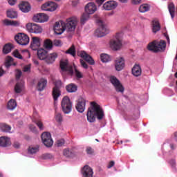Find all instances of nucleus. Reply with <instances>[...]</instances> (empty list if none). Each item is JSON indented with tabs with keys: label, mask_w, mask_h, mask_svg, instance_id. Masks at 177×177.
<instances>
[{
	"label": "nucleus",
	"mask_w": 177,
	"mask_h": 177,
	"mask_svg": "<svg viewBox=\"0 0 177 177\" xmlns=\"http://www.w3.org/2000/svg\"><path fill=\"white\" fill-rule=\"evenodd\" d=\"M32 122L36 124L40 131H44V123H42V121H41V120L37 119V118H35V116H33Z\"/></svg>",
	"instance_id": "31"
},
{
	"label": "nucleus",
	"mask_w": 177,
	"mask_h": 177,
	"mask_svg": "<svg viewBox=\"0 0 177 177\" xmlns=\"http://www.w3.org/2000/svg\"><path fill=\"white\" fill-rule=\"evenodd\" d=\"M48 56V51L44 48L37 50V57L39 60H45Z\"/></svg>",
	"instance_id": "26"
},
{
	"label": "nucleus",
	"mask_w": 177,
	"mask_h": 177,
	"mask_svg": "<svg viewBox=\"0 0 177 177\" xmlns=\"http://www.w3.org/2000/svg\"><path fill=\"white\" fill-rule=\"evenodd\" d=\"M15 66V64L13 63V58L10 56H8L6 58V63H5V66L6 68H9L10 66Z\"/></svg>",
	"instance_id": "36"
},
{
	"label": "nucleus",
	"mask_w": 177,
	"mask_h": 177,
	"mask_svg": "<svg viewBox=\"0 0 177 177\" xmlns=\"http://www.w3.org/2000/svg\"><path fill=\"white\" fill-rule=\"evenodd\" d=\"M72 5L73 6H77V5H78V0H73Z\"/></svg>",
	"instance_id": "63"
},
{
	"label": "nucleus",
	"mask_w": 177,
	"mask_h": 177,
	"mask_svg": "<svg viewBox=\"0 0 177 177\" xmlns=\"http://www.w3.org/2000/svg\"><path fill=\"white\" fill-rule=\"evenodd\" d=\"M46 85H48V80L45 78H41L37 83V91H39V92H42V91L46 88Z\"/></svg>",
	"instance_id": "23"
},
{
	"label": "nucleus",
	"mask_w": 177,
	"mask_h": 177,
	"mask_svg": "<svg viewBox=\"0 0 177 177\" xmlns=\"http://www.w3.org/2000/svg\"><path fill=\"white\" fill-rule=\"evenodd\" d=\"M86 102V101L84 98H80L78 100L75 109L79 113H84L85 111Z\"/></svg>",
	"instance_id": "18"
},
{
	"label": "nucleus",
	"mask_w": 177,
	"mask_h": 177,
	"mask_svg": "<svg viewBox=\"0 0 177 177\" xmlns=\"http://www.w3.org/2000/svg\"><path fill=\"white\" fill-rule=\"evenodd\" d=\"M41 138L46 147H52V146H53V140H52L50 133L44 132L41 134Z\"/></svg>",
	"instance_id": "9"
},
{
	"label": "nucleus",
	"mask_w": 177,
	"mask_h": 177,
	"mask_svg": "<svg viewBox=\"0 0 177 177\" xmlns=\"http://www.w3.org/2000/svg\"><path fill=\"white\" fill-rule=\"evenodd\" d=\"M62 85H63V83L61 80L54 82V86L52 90V96L54 102L57 101V99L62 95V91L60 90L62 89Z\"/></svg>",
	"instance_id": "6"
},
{
	"label": "nucleus",
	"mask_w": 177,
	"mask_h": 177,
	"mask_svg": "<svg viewBox=\"0 0 177 177\" xmlns=\"http://www.w3.org/2000/svg\"><path fill=\"white\" fill-rule=\"evenodd\" d=\"M63 154L65 157H68V158H72L75 156L74 152L68 149H64Z\"/></svg>",
	"instance_id": "41"
},
{
	"label": "nucleus",
	"mask_w": 177,
	"mask_h": 177,
	"mask_svg": "<svg viewBox=\"0 0 177 177\" xmlns=\"http://www.w3.org/2000/svg\"><path fill=\"white\" fill-rule=\"evenodd\" d=\"M55 120L57 121V122H62L63 121V115H62V113H57L55 114Z\"/></svg>",
	"instance_id": "48"
},
{
	"label": "nucleus",
	"mask_w": 177,
	"mask_h": 177,
	"mask_svg": "<svg viewBox=\"0 0 177 177\" xmlns=\"http://www.w3.org/2000/svg\"><path fill=\"white\" fill-rule=\"evenodd\" d=\"M48 17L46 14L39 13L32 17L33 21L36 23H45V21H48Z\"/></svg>",
	"instance_id": "15"
},
{
	"label": "nucleus",
	"mask_w": 177,
	"mask_h": 177,
	"mask_svg": "<svg viewBox=\"0 0 177 177\" xmlns=\"http://www.w3.org/2000/svg\"><path fill=\"white\" fill-rule=\"evenodd\" d=\"M86 115L88 122H95L96 121V117L97 120H103L104 111L97 103L91 102V107L88 108Z\"/></svg>",
	"instance_id": "2"
},
{
	"label": "nucleus",
	"mask_w": 177,
	"mask_h": 177,
	"mask_svg": "<svg viewBox=\"0 0 177 177\" xmlns=\"http://www.w3.org/2000/svg\"><path fill=\"white\" fill-rule=\"evenodd\" d=\"M100 59L102 63H109V62H111V57L107 54H101Z\"/></svg>",
	"instance_id": "37"
},
{
	"label": "nucleus",
	"mask_w": 177,
	"mask_h": 177,
	"mask_svg": "<svg viewBox=\"0 0 177 177\" xmlns=\"http://www.w3.org/2000/svg\"><path fill=\"white\" fill-rule=\"evenodd\" d=\"M169 164L170 165L173 167V168H175V166L176 165V160L172 159L171 160H169Z\"/></svg>",
	"instance_id": "56"
},
{
	"label": "nucleus",
	"mask_w": 177,
	"mask_h": 177,
	"mask_svg": "<svg viewBox=\"0 0 177 177\" xmlns=\"http://www.w3.org/2000/svg\"><path fill=\"white\" fill-rule=\"evenodd\" d=\"M56 9H57V4L53 1L45 3L41 6V10L46 12H55Z\"/></svg>",
	"instance_id": "13"
},
{
	"label": "nucleus",
	"mask_w": 177,
	"mask_h": 177,
	"mask_svg": "<svg viewBox=\"0 0 177 177\" xmlns=\"http://www.w3.org/2000/svg\"><path fill=\"white\" fill-rule=\"evenodd\" d=\"M62 111L65 114H69L71 113V109H73V104L70 100V97L65 96L63 97L61 103Z\"/></svg>",
	"instance_id": "7"
},
{
	"label": "nucleus",
	"mask_w": 177,
	"mask_h": 177,
	"mask_svg": "<svg viewBox=\"0 0 177 177\" xmlns=\"http://www.w3.org/2000/svg\"><path fill=\"white\" fill-rule=\"evenodd\" d=\"M56 145L57 147H62L64 145V139L58 140L56 142Z\"/></svg>",
	"instance_id": "50"
},
{
	"label": "nucleus",
	"mask_w": 177,
	"mask_h": 177,
	"mask_svg": "<svg viewBox=\"0 0 177 177\" xmlns=\"http://www.w3.org/2000/svg\"><path fill=\"white\" fill-rule=\"evenodd\" d=\"M161 30V25H160V22L158 20H153L152 21V31L153 32L156 33L158 31Z\"/></svg>",
	"instance_id": "30"
},
{
	"label": "nucleus",
	"mask_w": 177,
	"mask_h": 177,
	"mask_svg": "<svg viewBox=\"0 0 177 177\" xmlns=\"http://www.w3.org/2000/svg\"><path fill=\"white\" fill-rule=\"evenodd\" d=\"M14 91L15 93H21L24 91V82L23 80L18 82L15 86Z\"/></svg>",
	"instance_id": "25"
},
{
	"label": "nucleus",
	"mask_w": 177,
	"mask_h": 177,
	"mask_svg": "<svg viewBox=\"0 0 177 177\" xmlns=\"http://www.w3.org/2000/svg\"><path fill=\"white\" fill-rule=\"evenodd\" d=\"M103 2H104V0H96V3L98 4V6H100L103 4Z\"/></svg>",
	"instance_id": "62"
},
{
	"label": "nucleus",
	"mask_w": 177,
	"mask_h": 177,
	"mask_svg": "<svg viewBox=\"0 0 177 177\" xmlns=\"http://www.w3.org/2000/svg\"><path fill=\"white\" fill-rule=\"evenodd\" d=\"M53 45H55V46H62V41L59 39H55L53 41Z\"/></svg>",
	"instance_id": "51"
},
{
	"label": "nucleus",
	"mask_w": 177,
	"mask_h": 177,
	"mask_svg": "<svg viewBox=\"0 0 177 177\" xmlns=\"http://www.w3.org/2000/svg\"><path fill=\"white\" fill-rule=\"evenodd\" d=\"M97 23L98 24L99 28L95 30V35L98 38H102L110 32L107 25L100 19H97Z\"/></svg>",
	"instance_id": "5"
},
{
	"label": "nucleus",
	"mask_w": 177,
	"mask_h": 177,
	"mask_svg": "<svg viewBox=\"0 0 177 177\" xmlns=\"http://www.w3.org/2000/svg\"><path fill=\"white\" fill-rule=\"evenodd\" d=\"M117 6H118V3L115 1H107L103 5V8L105 10H113V9H115Z\"/></svg>",
	"instance_id": "22"
},
{
	"label": "nucleus",
	"mask_w": 177,
	"mask_h": 177,
	"mask_svg": "<svg viewBox=\"0 0 177 177\" xmlns=\"http://www.w3.org/2000/svg\"><path fill=\"white\" fill-rule=\"evenodd\" d=\"M132 74L135 77H139L142 75V68L140 65L136 64L132 68Z\"/></svg>",
	"instance_id": "29"
},
{
	"label": "nucleus",
	"mask_w": 177,
	"mask_h": 177,
	"mask_svg": "<svg viewBox=\"0 0 177 177\" xmlns=\"http://www.w3.org/2000/svg\"><path fill=\"white\" fill-rule=\"evenodd\" d=\"M96 10H97V8L93 2H90L85 6V12L87 15H93Z\"/></svg>",
	"instance_id": "16"
},
{
	"label": "nucleus",
	"mask_w": 177,
	"mask_h": 177,
	"mask_svg": "<svg viewBox=\"0 0 177 177\" xmlns=\"http://www.w3.org/2000/svg\"><path fill=\"white\" fill-rule=\"evenodd\" d=\"M42 158L43 160H52V158H53V155H52L51 153H44L42 155Z\"/></svg>",
	"instance_id": "46"
},
{
	"label": "nucleus",
	"mask_w": 177,
	"mask_h": 177,
	"mask_svg": "<svg viewBox=\"0 0 177 177\" xmlns=\"http://www.w3.org/2000/svg\"><path fill=\"white\" fill-rule=\"evenodd\" d=\"M44 46L46 49H50L53 48V41H52L50 39H46L44 41Z\"/></svg>",
	"instance_id": "42"
},
{
	"label": "nucleus",
	"mask_w": 177,
	"mask_h": 177,
	"mask_svg": "<svg viewBox=\"0 0 177 177\" xmlns=\"http://www.w3.org/2000/svg\"><path fill=\"white\" fill-rule=\"evenodd\" d=\"M26 28L29 32H32V34H41L42 32V27L34 23L27 24Z\"/></svg>",
	"instance_id": "10"
},
{
	"label": "nucleus",
	"mask_w": 177,
	"mask_h": 177,
	"mask_svg": "<svg viewBox=\"0 0 177 177\" xmlns=\"http://www.w3.org/2000/svg\"><path fill=\"white\" fill-rule=\"evenodd\" d=\"M15 40L19 45L26 46L30 44V37L24 33H18L15 36Z\"/></svg>",
	"instance_id": "8"
},
{
	"label": "nucleus",
	"mask_w": 177,
	"mask_h": 177,
	"mask_svg": "<svg viewBox=\"0 0 177 177\" xmlns=\"http://www.w3.org/2000/svg\"><path fill=\"white\" fill-rule=\"evenodd\" d=\"M125 67V60L123 57L117 58L115 62V68L116 71H121Z\"/></svg>",
	"instance_id": "17"
},
{
	"label": "nucleus",
	"mask_w": 177,
	"mask_h": 177,
	"mask_svg": "<svg viewBox=\"0 0 177 177\" xmlns=\"http://www.w3.org/2000/svg\"><path fill=\"white\" fill-rule=\"evenodd\" d=\"M17 106V103L16 102V100L11 99L8 101L7 105V109H8V110H15V109H16Z\"/></svg>",
	"instance_id": "32"
},
{
	"label": "nucleus",
	"mask_w": 177,
	"mask_h": 177,
	"mask_svg": "<svg viewBox=\"0 0 177 177\" xmlns=\"http://www.w3.org/2000/svg\"><path fill=\"white\" fill-rule=\"evenodd\" d=\"M77 56H80L82 57V59H84L85 62H88L90 66L95 65V60H93V58L91 55H89L85 51H80L77 53Z\"/></svg>",
	"instance_id": "12"
},
{
	"label": "nucleus",
	"mask_w": 177,
	"mask_h": 177,
	"mask_svg": "<svg viewBox=\"0 0 177 177\" xmlns=\"http://www.w3.org/2000/svg\"><path fill=\"white\" fill-rule=\"evenodd\" d=\"M12 145L10 138L6 136L0 137V147H9Z\"/></svg>",
	"instance_id": "24"
},
{
	"label": "nucleus",
	"mask_w": 177,
	"mask_h": 177,
	"mask_svg": "<svg viewBox=\"0 0 177 177\" xmlns=\"http://www.w3.org/2000/svg\"><path fill=\"white\" fill-rule=\"evenodd\" d=\"M66 89L68 93H74V92L78 91V86L74 83H71L66 86Z\"/></svg>",
	"instance_id": "28"
},
{
	"label": "nucleus",
	"mask_w": 177,
	"mask_h": 177,
	"mask_svg": "<svg viewBox=\"0 0 177 177\" xmlns=\"http://www.w3.org/2000/svg\"><path fill=\"white\" fill-rule=\"evenodd\" d=\"M75 74L77 80L82 78V73L78 71L77 68L75 67Z\"/></svg>",
	"instance_id": "49"
},
{
	"label": "nucleus",
	"mask_w": 177,
	"mask_h": 177,
	"mask_svg": "<svg viewBox=\"0 0 177 177\" xmlns=\"http://www.w3.org/2000/svg\"><path fill=\"white\" fill-rule=\"evenodd\" d=\"M12 55L15 57H17V59H23V56H21V54L19 52V50H15L13 53Z\"/></svg>",
	"instance_id": "47"
},
{
	"label": "nucleus",
	"mask_w": 177,
	"mask_h": 177,
	"mask_svg": "<svg viewBox=\"0 0 177 177\" xmlns=\"http://www.w3.org/2000/svg\"><path fill=\"white\" fill-rule=\"evenodd\" d=\"M29 129L30 131H32V132H37V127L33 124H30Z\"/></svg>",
	"instance_id": "57"
},
{
	"label": "nucleus",
	"mask_w": 177,
	"mask_h": 177,
	"mask_svg": "<svg viewBox=\"0 0 177 177\" xmlns=\"http://www.w3.org/2000/svg\"><path fill=\"white\" fill-rule=\"evenodd\" d=\"M57 57V53H54L47 55V57H46L45 60L48 64H52V63H53L56 60Z\"/></svg>",
	"instance_id": "27"
},
{
	"label": "nucleus",
	"mask_w": 177,
	"mask_h": 177,
	"mask_svg": "<svg viewBox=\"0 0 177 177\" xmlns=\"http://www.w3.org/2000/svg\"><path fill=\"white\" fill-rule=\"evenodd\" d=\"M110 82L112 85H113L116 92H120L121 93H124V86H122L120 80H118V79L115 77V76H111Z\"/></svg>",
	"instance_id": "11"
},
{
	"label": "nucleus",
	"mask_w": 177,
	"mask_h": 177,
	"mask_svg": "<svg viewBox=\"0 0 177 177\" xmlns=\"http://www.w3.org/2000/svg\"><path fill=\"white\" fill-rule=\"evenodd\" d=\"M142 3V0H132L133 5H139Z\"/></svg>",
	"instance_id": "59"
},
{
	"label": "nucleus",
	"mask_w": 177,
	"mask_h": 177,
	"mask_svg": "<svg viewBox=\"0 0 177 177\" xmlns=\"http://www.w3.org/2000/svg\"><path fill=\"white\" fill-rule=\"evenodd\" d=\"M165 46H167L165 41L160 40V41H157L155 40L148 44L147 48L148 50L157 53V52H160V50L165 49Z\"/></svg>",
	"instance_id": "3"
},
{
	"label": "nucleus",
	"mask_w": 177,
	"mask_h": 177,
	"mask_svg": "<svg viewBox=\"0 0 177 177\" xmlns=\"http://www.w3.org/2000/svg\"><path fill=\"white\" fill-rule=\"evenodd\" d=\"M23 74V73L21 72V71H17L16 74H15V77L16 80H20V77H21V75Z\"/></svg>",
	"instance_id": "53"
},
{
	"label": "nucleus",
	"mask_w": 177,
	"mask_h": 177,
	"mask_svg": "<svg viewBox=\"0 0 177 177\" xmlns=\"http://www.w3.org/2000/svg\"><path fill=\"white\" fill-rule=\"evenodd\" d=\"M168 9L171 19H174V17H175V5L174 3H170L168 5Z\"/></svg>",
	"instance_id": "39"
},
{
	"label": "nucleus",
	"mask_w": 177,
	"mask_h": 177,
	"mask_svg": "<svg viewBox=\"0 0 177 177\" xmlns=\"http://www.w3.org/2000/svg\"><path fill=\"white\" fill-rule=\"evenodd\" d=\"M60 68L62 71H68L71 75L74 74V71H73V66L68 65V60H62L60 62Z\"/></svg>",
	"instance_id": "14"
},
{
	"label": "nucleus",
	"mask_w": 177,
	"mask_h": 177,
	"mask_svg": "<svg viewBox=\"0 0 177 177\" xmlns=\"http://www.w3.org/2000/svg\"><path fill=\"white\" fill-rule=\"evenodd\" d=\"M86 151L87 154H92L93 153H94L93 149H92V147H87L86 149Z\"/></svg>",
	"instance_id": "55"
},
{
	"label": "nucleus",
	"mask_w": 177,
	"mask_h": 177,
	"mask_svg": "<svg viewBox=\"0 0 177 177\" xmlns=\"http://www.w3.org/2000/svg\"><path fill=\"white\" fill-rule=\"evenodd\" d=\"M88 20H89V15L86 12L83 13L80 19L81 24H85Z\"/></svg>",
	"instance_id": "44"
},
{
	"label": "nucleus",
	"mask_w": 177,
	"mask_h": 177,
	"mask_svg": "<svg viewBox=\"0 0 177 177\" xmlns=\"http://www.w3.org/2000/svg\"><path fill=\"white\" fill-rule=\"evenodd\" d=\"M13 147H15V149H19L20 147V143L17 142H14Z\"/></svg>",
	"instance_id": "60"
},
{
	"label": "nucleus",
	"mask_w": 177,
	"mask_h": 177,
	"mask_svg": "<svg viewBox=\"0 0 177 177\" xmlns=\"http://www.w3.org/2000/svg\"><path fill=\"white\" fill-rule=\"evenodd\" d=\"M77 27V19L69 18L66 19V22L59 21L55 22L53 26V30L57 35H62L64 31L73 32L75 31Z\"/></svg>",
	"instance_id": "1"
},
{
	"label": "nucleus",
	"mask_w": 177,
	"mask_h": 177,
	"mask_svg": "<svg viewBox=\"0 0 177 177\" xmlns=\"http://www.w3.org/2000/svg\"><path fill=\"white\" fill-rule=\"evenodd\" d=\"M41 46V41L39 37H32V41L30 43V48L32 50H38L39 46Z\"/></svg>",
	"instance_id": "19"
},
{
	"label": "nucleus",
	"mask_w": 177,
	"mask_h": 177,
	"mask_svg": "<svg viewBox=\"0 0 177 177\" xmlns=\"http://www.w3.org/2000/svg\"><path fill=\"white\" fill-rule=\"evenodd\" d=\"M7 17L10 19H17V12L13 10H8L7 11Z\"/></svg>",
	"instance_id": "40"
},
{
	"label": "nucleus",
	"mask_w": 177,
	"mask_h": 177,
	"mask_svg": "<svg viewBox=\"0 0 177 177\" xmlns=\"http://www.w3.org/2000/svg\"><path fill=\"white\" fill-rule=\"evenodd\" d=\"M9 5L13 6V5L16 4V0H8Z\"/></svg>",
	"instance_id": "61"
},
{
	"label": "nucleus",
	"mask_w": 177,
	"mask_h": 177,
	"mask_svg": "<svg viewBox=\"0 0 177 177\" xmlns=\"http://www.w3.org/2000/svg\"><path fill=\"white\" fill-rule=\"evenodd\" d=\"M122 34L117 33L109 41L110 48L112 50H120L122 46Z\"/></svg>",
	"instance_id": "4"
},
{
	"label": "nucleus",
	"mask_w": 177,
	"mask_h": 177,
	"mask_svg": "<svg viewBox=\"0 0 177 177\" xmlns=\"http://www.w3.org/2000/svg\"><path fill=\"white\" fill-rule=\"evenodd\" d=\"M115 164V162L113 160H111V162H109L107 168L110 169V168H113V167H114V165Z\"/></svg>",
	"instance_id": "58"
},
{
	"label": "nucleus",
	"mask_w": 177,
	"mask_h": 177,
	"mask_svg": "<svg viewBox=\"0 0 177 177\" xmlns=\"http://www.w3.org/2000/svg\"><path fill=\"white\" fill-rule=\"evenodd\" d=\"M12 49H13V44L8 43L3 46V52L6 55H8V53H10V52H12Z\"/></svg>",
	"instance_id": "34"
},
{
	"label": "nucleus",
	"mask_w": 177,
	"mask_h": 177,
	"mask_svg": "<svg viewBox=\"0 0 177 177\" xmlns=\"http://www.w3.org/2000/svg\"><path fill=\"white\" fill-rule=\"evenodd\" d=\"M80 64L83 68H88V64H86V62L84 61V59H80Z\"/></svg>",
	"instance_id": "52"
},
{
	"label": "nucleus",
	"mask_w": 177,
	"mask_h": 177,
	"mask_svg": "<svg viewBox=\"0 0 177 177\" xmlns=\"http://www.w3.org/2000/svg\"><path fill=\"white\" fill-rule=\"evenodd\" d=\"M3 23L4 26H13L14 27H17V26H19V21H17L4 19Z\"/></svg>",
	"instance_id": "33"
},
{
	"label": "nucleus",
	"mask_w": 177,
	"mask_h": 177,
	"mask_svg": "<svg viewBox=\"0 0 177 177\" xmlns=\"http://www.w3.org/2000/svg\"><path fill=\"white\" fill-rule=\"evenodd\" d=\"M19 8L24 13H28L31 10V6L27 1H21L19 4Z\"/></svg>",
	"instance_id": "21"
},
{
	"label": "nucleus",
	"mask_w": 177,
	"mask_h": 177,
	"mask_svg": "<svg viewBox=\"0 0 177 177\" xmlns=\"http://www.w3.org/2000/svg\"><path fill=\"white\" fill-rule=\"evenodd\" d=\"M23 71L24 73H28V71H31V65H27L24 67Z\"/></svg>",
	"instance_id": "54"
},
{
	"label": "nucleus",
	"mask_w": 177,
	"mask_h": 177,
	"mask_svg": "<svg viewBox=\"0 0 177 177\" xmlns=\"http://www.w3.org/2000/svg\"><path fill=\"white\" fill-rule=\"evenodd\" d=\"M174 139H175V141L177 142V131H176L174 133Z\"/></svg>",
	"instance_id": "64"
},
{
	"label": "nucleus",
	"mask_w": 177,
	"mask_h": 177,
	"mask_svg": "<svg viewBox=\"0 0 177 177\" xmlns=\"http://www.w3.org/2000/svg\"><path fill=\"white\" fill-rule=\"evenodd\" d=\"M0 129H1L3 132H10L12 127L9 124H6V123H1Z\"/></svg>",
	"instance_id": "35"
},
{
	"label": "nucleus",
	"mask_w": 177,
	"mask_h": 177,
	"mask_svg": "<svg viewBox=\"0 0 177 177\" xmlns=\"http://www.w3.org/2000/svg\"><path fill=\"white\" fill-rule=\"evenodd\" d=\"M67 55H71V56H73V57H75L76 51H75V46L73 44L66 52Z\"/></svg>",
	"instance_id": "38"
},
{
	"label": "nucleus",
	"mask_w": 177,
	"mask_h": 177,
	"mask_svg": "<svg viewBox=\"0 0 177 177\" xmlns=\"http://www.w3.org/2000/svg\"><path fill=\"white\" fill-rule=\"evenodd\" d=\"M38 147H29L28 149V154H35V153H38L39 151Z\"/></svg>",
	"instance_id": "45"
},
{
	"label": "nucleus",
	"mask_w": 177,
	"mask_h": 177,
	"mask_svg": "<svg viewBox=\"0 0 177 177\" xmlns=\"http://www.w3.org/2000/svg\"><path fill=\"white\" fill-rule=\"evenodd\" d=\"M83 177H93V170L91 167L86 165L82 169Z\"/></svg>",
	"instance_id": "20"
},
{
	"label": "nucleus",
	"mask_w": 177,
	"mask_h": 177,
	"mask_svg": "<svg viewBox=\"0 0 177 177\" xmlns=\"http://www.w3.org/2000/svg\"><path fill=\"white\" fill-rule=\"evenodd\" d=\"M150 10V6L149 4H142L139 8V12L141 13H145L146 12H149Z\"/></svg>",
	"instance_id": "43"
}]
</instances>
